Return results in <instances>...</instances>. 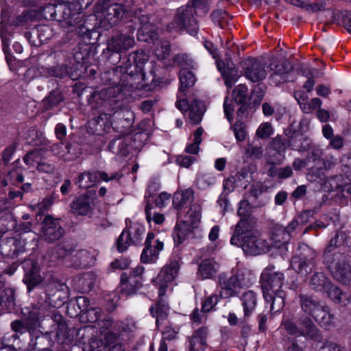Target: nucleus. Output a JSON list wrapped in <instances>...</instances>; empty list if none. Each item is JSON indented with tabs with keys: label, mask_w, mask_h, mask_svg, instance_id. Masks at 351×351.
Wrapping results in <instances>:
<instances>
[{
	"label": "nucleus",
	"mask_w": 351,
	"mask_h": 351,
	"mask_svg": "<svg viewBox=\"0 0 351 351\" xmlns=\"http://www.w3.org/2000/svg\"><path fill=\"white\" fill-rule=\"evenodd\" d=\"M349 237L345 232H337L331 238L324 255L323 263L330 270L333 278L343 285H351V267L346 255L340 252H333L348 242Z\"/></svg>",
	"instance_id": "nucleus-2"
},
{
	"label": "nucleus",
	"mask_w": 351,
	"mask_h": 351,
	"mask_svg": "<svg viewBox=\"0 0 351 351\" xmlns=\"http://www.w3.org/2000/svg\"><path fill=\"white\" fill-rule=\"evenodd\" d=\"M122 176L121 171L108 173L103 171H87L78 175L75 178V184L80 189H87L96 185L99 180L104 182L119 180Z\"/></svg>",
	"instance_id": "nucleus-11"
},
{
	"label": "nucleus",
	"mask_w": 351,
	"mask_h": 351,
	"mask_svg": "<svg viewBox=\"0 0 351 351\" xmlns=\"http://www.w3.org/2000/svg\"><path fill=\"white\" fill-rule=\"evenodd\" d=\"M69 74L68 67L66 64H59L52 66L49 69L50 76L63 78Z\"/></svg>",
	"instance_id": "nucleus-62"
},
{
	"label": "nucleus",
	"mask_w": 351,
	"mask_h": 351,
	"mask_svg": "<svg viewBox=\"0 0 351 351\" xmlns=\"http://www.w3.org/2000/svg\"><path fill=\"white\" fill-rule=\"evenodd\" d=\"M130 142V138L119 137L112 140L108 144V149L117 155L126 156L129 154Z\"/></svg>",
	"instance_id": "nucleus-36"
},
{
	"label": "nucleus",
	"mask_w": 351,
	"mask_h": 351,
	"mask_svg": "<svg viewBox=\"0 0 351 351\" xmlns=\"http://www.w3.org/2000/svg\"><path fill=\"white\" fill-rule=\"evenodd\" d=\"M270 82L276 86L290 80L293 66L287 60H274L270 64Z\"/></svg>",
	"instance_id": "nucleus-18"
},
{
	"label": "nucleus",
	"mask_w": 351,
	"mask_h": 351,
	"mask_svg": "<svg viewBox=\"0 0 351 351\" xmlns=\"http://www.w3.org/2000/svg\"><path fill=\"white\" fill-rule=\"evenodd\" d=\"M125 93L119 86H111L93 92L89 104L93 108L104 107L108 110L120 109L125 104Z\"/></svg>",
	"instance_id": "nucleus-6"
},
{
	"label": "nucleus",
	"mask_w": 351,
	"mask_h": 351,
	"mask_svg": "<svg viewBox=\"0 0 351 351\" xmlns=\"http://www.w3.org/2000/svg\"><path fill=\"white\" fill-rule=\"evenodd\" d=\"M25 276L23 282L27 285L29 291H31L35 286L38 285L42 280L39 274L38 264L34 261H27L23 263Z\"/></svg>",
	"instance_id": "nucleus-25"
},
{
	"label": "nucleus",
	"mask_w": 351,
	"mask_h": 351,
	"mask_svg": "<svg viewBox=\"0 0 351 351\" xmlns=\"http://www.w3.org/2000/svg\"><path fill=\"white\" fill-rule=\"evenodd\" d=\"M63 101V96L60 91L54 90L50 92L49 95L43 100V108L47 110L58 106Z\"/></svg>",
	"instance_id": "nucleus-51"
},
{
	"label": "nucleus",
	"mask_w": 351,
	"mask_h": 351,
	"mask_svg": "<svg viewBox=\"0 0 351 351\" xmlns=\"http://www.w3.org/2000/svg\"><path fill=\"white\" fill-rule=\"evenodd\" d=\"M316 178H315V180ZM318 178L322 181V184L326 191H333L340 189L341 192L343 193L342 195L343 197H347V195L345 194L346 192L342 191L343 186L342 187L341 184L339 183V182L341 180V176H335L330 178H325L324 174L323 173L321 178Z\"/></svg>",
	"instance_id": "nucleus-42"
},
{
	"label": "nucleus",
	"mask_w": 351,
	"mask_h": 351,
	"mask_svg": "<svg viewBox=\"0 0 351 351\" xmlns=\"http://www.w3.org/2000/svg\"><path fill=\"white\" fill-rule=\"evenodd\" d=\"M94 197L89 194L85 193L77 196L71 203V213L77 216H91L95 210Z\"/></svg>",
	"instance_id": "nucleus-21"
},
{
	"label": "nucleus",
	"mask_w": 351,
	"mask_h": 351,
	"mask_svg": "<svg viewBox=\"0 0 351 351\" xmlns=\"http://www.w3.org/2000/svg\"><path fill=\"white\" fill-rule=\"evenodd\" d=\"M254 230V225L252 219L241 218L236 226L234 233L230 239V243L232 245L239 244V240L251 234H255Z\"/></svg>",
	"instance_id": "nucleus-27"
},
{
	"label": "nucleus",
	"mask_w": 351,
	"mask_h": 351,
	"mask_svg": "<svg viewBox=\"0 0 351 351\" xmlns=\"http://www.w3.org/2000/svg\"><path fill=\"white\" fill-rule=\"evenodd\" d=\"M205 110L204 102L194 99L189 108V119L190 121L195 125L200 123Z\"/></svg>",
	"instance_id": "nucleus-40"
},
{
	"label": "nucleus",
	"mask_w": 351,
	"mask_h": 351,
	"mask_svg": "<svg viewBox=\"0 0 351 351\" xmlns=\"http://www.w3.org/2000/svg\"><path fill=\"white\" fill-rule=\"evenodd\" d=\"M219 295L222 298H230L237 296L242 289L246 286L245 273L237 268L232 269L230 275L225 273L218 276Z\"/></svg>",
	"instance_id": "nucleus-8"
},
{
	"label": "nucleus",
	"mask_w": 351,
	"mask_h": 351,
	"mask_svg": "<svg viewBox=\"0 0 351 351\" xmlns=\"http://www.w3.org/2000/svg\"><path fill=\"white\" fill-rule=\"evenodd\" d=\"M40 234L45 241L53 243L63 237L64 230L60 225L59 219H55L48 215L45 217L41 223Z\"/></svg>",
	"instance_id": "nucleus-15"
},
{
	"label": "nucleus",
	"mask_w": 351,
	"mask_h": 351,
	"mask_svg": "<svg viewBox=\"0 0 351 351\" xmlns=\"http://www.w3.org/2000/svg\"><path fill=\"white\" fill-rule=\"evenodd\" d=\"M93 122L98 131L105 132L111 126L114 131L124 134L132 127L134 116L130 111H124L120 108L115 110L112 114H100Z\"/></svg>",
	"instance_id": "nucleus-5"
},
{
	"label": "nucleus",
	"mask_w": 351,
	"mask_h": 351,
	"mask_svg": "<svg viewBox=\"0 0 351 351\" xmlns=\"http://www.w3.org/2000/svg\"><path fill=\"white\" fill-rule=\"evenodd\" d=\"M25 245L21 235L5 237L0 241V252L3 256L14 258L25 251Z\"/></svg>",
	"instance_id": "nucleus-17"
},
{
	"label": "nucleus",
	"mask_w": 351,
	"mask_h": 351,
	"mask_svg": "<svg viewBox=\"0 0 351 351\" xmlns=\"http://www.w3.org/2000/svg\"><path fill=\"white\" fill-rule=\"evenodd\" d=\"M300 304L302 311L306 315L313 317L323 306V303L311 295H299Z\"/></svg>",
	"instance_id": "nucleus-32"
},
{
	"label": "nucleus",
	"mask_w": 351,
	"mask_h": 351,
	"mask_svg": "<svg viewBox=\"0 0 351 351\" xmlns=\"http://www.w3.org/2000/svg\"><path fill=\"white\" fill-rule=\"evenodd\" d=\"M0 306H4L6 310H12L15 306L14 290L6 288L0 291Z\"/></svg>",
	"instance_id": "nucleus-48"
},
{
	"label": "nucleus",
	"mask_w": 351,
	"mask_h": 351,
	"mask_svg": "<svg viewBox=\"0 0 351 351\" xmlns=\"http://www.w3.org/2000/svg\"><path fill=\"white\" fill-rule=\"evenodd\" d=\"M114 331L118 333L121 340H129L134 337L136 330L135 322L132 319H126L124 321H117L113 326Z\"/></svg>",
	"instance_id": "nucleus-28"
},
{
	"label": "nucleus",
	"mask_w": 351,
	"mask_h": 351,
	"mask_svg": "<svg viewBox=\"0 0 351 351\" xmlns=\"http://www.w3.org/2000/svg\"><path fill=\"white\" fill-rule=\"evenodd\" d=\"M203 134V129L198 128L193 133L194 138L192 143L189 144L186 147V152L191 154H197L199 150V145L202 142V135Z\"/></svg>",
	"instance_id": "nucleus-52"
},
{
	"label": "nucleus",
	"mask_w": 351,
	"mask_h": 351,
	"mask_svg": "<svg viewBox=\"0 0 351 351\" xmlns=\"http://www.w3.org/2000/svg\"><path fill=\"white\" fill-rule=\"evenodd\" d=\"M241 301L245 319L252 315L257 306V295L253 291H245L242 294Z\"/></svg>",
	"instance_id": "nucleus-33"
},
{
	"label": "nucleus",
	"mask_w": 351,
	"mask_h": 351,
	"mask_svg": "<svg viewBox=\"0 0 351 351\" xmlns=\"http://www.w3.org/2000/svg\"><path fill=\"white\" fill-rule=\"evenodd\" d=\"M193 200V191L191 189L176 193L173 199V204L176 208L180 209Z\"/></svg>",
	"instance_id": "nucleus-45"
},
{
	"label": "nucleus",
	"mask_w": 351,
	"mask_h": 351,
	"mask_svg": "<svg viewBox=\"0 0 351 351\" xmlns=\"http://www.w3.org/2000/svg\"><path fill=\"white\" fill-rule=\"evenodd\" d=\"M300 222L298 219H293L285 228L278 226L274 232V240L276 242L286 243L290 239V234L298 226Z\"/></svg>",
	"instance_id": "nucleus-37"
},
{
	"label": "nucleus",
	"mask_w": 351,
	"mask_h": 351,
	"mask_svg": "<svg viewBox=\"0 0 351 351\" xmlns=\"http://www.w3.org/2000/svg\"><path fill=\"white\" fill-rule=\"evenodd\" d=\"M210 17L213 21L215 23H217L218 25L221 28L223 27V24H226L229 19V15L228 12L226 10L221 9L214 10L211 13Z\"/></svg>",
	"instance_id": "nucleus-56"
},
{
	"label": "nucleus",
	"mask_w": 351,
	"mask_h": 351,
	"mask_svg": "<svg viewBox=\"0 0 351 351\" xmlns=\"http://www.w3.org/2000/svg\"><path fill=\"white\" fill-rule=\"evenodd\" d=\"M138 20L141 25V28L138 30L137 33L138 40L147 41L149 39H154L156 36V28L149 22V16L146 14H143L138 16Z\"/></svg>",
	"instance_id": "nucleus-29"
},
{
	"label": "nucleus",
	"mask_w": 351,
	"mask_h": 351,
	"mask_svg": "<svg viewBox=\"0 0 351 351\" xmlns=\"http://www.w3.org/2000/svg\"><path fill=\"white\" fill-rule=\"evenodd\" d=\"M282 324L287 333L291 335L297 337H304L306 339L317 343L322 342L324 340L322 331L309 317H302L296 321L287 319L285 320Z\"/></svg>",
	"instance_id": "nucleus-7"
},
{
	"label": "nucleus",
	"mask_w": 351,
	"mask_h": 351,
	"mask_svg": "<svg viewBox=\"0 0 351 351\" xmlns=\"http://www.w3.org/2000/svg\"><path fill=\"white\" fill-rule=\"evenodd\" d=\"M191 230L187 221H182L177 223L173 232L174 243L176 245L182 243Z\"/></svg>",
	"instance_id": "nucleus-44"
},
{
	"label": "nucleus",
	"mask_w": 351,
	"mask_h": 351,
	"mask_svg": "<svg viewBox=\"0 0 351 351\" xmlns=\"http://www.w3.org/2000/svg\"><path fill=\"white\" fill-rule=\"evenodd\" d=\"M208 329L202 327L194 331L189 338V351H204L207 348Z\"/></svg>",
	"instance_id": "nucleus-31"
},
{
	"label": "nucleus",
	"mask_w": 351,
	"mask_h": 351,
	"mask_svg": "<svg viewBox=\"0 0 351 351\" xmlns=\"http://www.w3.org/2000/svg\"><path fill=\"white\" fill-rule=\"evenodd\" d=\"M293 166L295 170H300L303 167H307L308 169V174L315 178H321L323 175V168L310 165L308 162H307L306 158L305 160L296 158L293 161Z\"/></svg>",
	"instance_id": "nucleus-46"
},
{
	"label": "nucleus",
	"mask_w": 351,
	"mask_h": 351,
	"mask_svg": "<svg viewBox=\"0 0 351 351\" xmlns=\"http://www.w3.org/2000/svg\"><path fill=\"white\" fill-rule=\"evenodd\" d=\"M58 5L48 3L40 8L43 16L60 23L68 32L82 34L88 30L83 21L80 0H55Z\"/></svg>",
	"instance_id": "nucleus-1"
},
{
	"label": "nucleus",
	"mask_w": 351,
	"mask_h": 351,
	"mask_svg": "<svg viewBox=\"0 0 351 351\" xmlns=\"http://www.w3.org/2000/svg\"><path fill=\"white\" fill-rule=\"evenodd\" d=\"M145 232V228L137 223H132L125 228L119 237L117 248L119 252L125 251L130 245H137L141 242Z\"/></svg>",
	"instance_id": "nucleus-13"
},
{
	"label": "nucleus",
	"mask_w": 351,
	"mask_h": 351,
	"mask_svg": "<svg viewBox=\"0 0 351 351\" xmlns=\"http://www.w3.org/2000/svg\"><path fill=\"white\" fill-rule=\"evenodd\" d=\"M310 165L315 167H322V160L320 157V150L318 148H313L306 158Z\"/></svg>",
	"instance_id": "nucleus-63"
},
{
	"label": "nucleus",
	"mask_w": 351,
	"mask_h": 351,
	"mask_svg": "<svg viewBox=\"0 0 351 351\" xmlns=\"http://www.w3.org/2000/svg\"><path fill=\"white\" fill-rule=\"evenodd\" d=\"M134 44V38L130 35L122 33L113 35L108 41L107 49L111 52L108 57L110 62L112 64L118 63L121 58V53L133 47Z\"/></svg>",
	"instance_id": "nucleus-12"
},
{
	"label": "nucleus",
	"mask_w": 351,
	"mask_h": 351,
	"mask_svg": "<svg viewBox=\"0 0 351 351\" xmlns=\"http://www.w3.org/2000/svg\"><path fill=\"white\" fill-rule=\"evenodd\" d=\"M219 269L218 264L213 259H204L199 265L197 275L202 279L213 278Z\"/></svg>",
	"instance_id": "nucleus-35"
},
{
	"label": "nucleus",
	"mask_w": 351,
	"mask_h": 351,
	"mask_svg": "<svg viewBox=\"0 0 351 351\" xmlns=\"http://www.w3.org/2000/svg\"><path fill=\"white\" fill-rule=\"evenodd\" d=\"M23 181V169L22 167H14L5 174L0 173V184L3 186H7L10 184L17 186Z\"/></svg>",
	"instance_id": "nucleus-30"
},
{
	"label": "nucleus",
	"mask_w": 351,
	"mask_h": 351,
	"mask_svg": "<svg viewBox=\"0 0 351 351\" xmlns=\"http://www.w3.org/2000/svg\"><path fill=\"white\" fill-rule=\"evenodd\" d=\"M247 87L244 84L238 85L233 90V97L238 104H245L247 99Z\"/></svg>",
	"instance_id": "nucleus-55"
},
{
	"label": "nucleus",
	"mask_w": 351,
	"mask_h": 351,
	"mask_svg": "<svg viewBox=\"0 0 351 351\" xmlns=\"http://www.w3.org/2000/svg\"><path fill=\"white\" fill-rule=\"evenodd\" d=\"M53 322L57 324L56 336L59 341L64 343L65 341H70L72 335L70 334L71 330L68 328L66 322L60 314L55 313L53 315Z\"/></svg>",
	"instance_id": "nucleus-39"
},
{
	"label": "nucleus",
	"mask_w": 351,
	"mask_h": 351,
	"mask_svg": "<svg viewBox=\"0 0 351 351\" xmlns=\"http://www.w3.org/2000/svg\"><path fill=\"white\" fill-rule=\"evenodd\" d=\"M191 5L194 12L197 15H205L209 10L208 7V0H191Z\"/></svg>",
	"instance_id": "nucleus-58"
},
{
	"label": "nucleus",
	"mask_w": 351,
	"mask_h": 351,
	"mask_svg": "<svg viewBox=\"0 0 351 351\" xmlns=\"http://www.w3.org/2000/svg\"><path fill=\"white\" fill-rule=\"evenodd\" d=\"M240 75L239 71L237 69L232 68L229 69L225 76V84L228 88H232V86L239 80Z\"/></svg>",
	"instance_id": "nucleus-64"
},
{
	"label": "nucleus",
	"mask_w": 351,
	"mask_h": 351,
	"mask_svg": "<svg viewBox=\"0 0 351 351\" xmlns=\"http://www.w3.org/2000/svg\"><path fill=\"white\" fill-rule=\"evenodd\" d=\"M163 243L159 240L156 241L155 245L145 247L143 249L141 260L143 263H155L160 251L163 250Z\"/></svg>",
	"instance_id": "nucleus-34"
},
{
	"label": "nucleus",
	"mask_w": 351,
	"mask_h": 351,
	"mask_svg": "<svg viewBox=\"0 0 351 351\" xmlns=\"http://www.w3.org/2000/svg\"><path fill=\"white\" fill-rule=\"evenodd\" d=\"M330 282L322 272H317L313 275L311 279L310 285L312 289L316 291H325Z\"/></svg>",
	"instance_id": "nucleus-50"
},
{
	"label": "nucleus",
	"mask_w": 351,
	"mask_h": 351,
	"mask_svg": "<svg viewBox=\"0 0 351 351\" xmlns=\"http://www.w3.org/2000/svg\"><path fill=\"white\" fill-rule=\"evenodd\" d=\"M148 62V56L143 51H136L131 53L123 62L124 72L129 75L132 80L134 76L138 75V72L143 71L145 68V64Z\"/></svg>",
	"instance_id": "nucleus-20"
},
{
	"label": "nucleus",
	"mask_w": 351,
	"mask_h": 351,
	"mask_svg": "<svg viewBox=\"0 0 351 351\" xmlns=\"http://www.w3.org/2000/svg\"><path fill=\"white\" fill-rule=\"evenodd\" d=\"M66 256V250L60 246H57L47 252L46 258L49 266H55L59 264Z\"/></svg>",
	"instance_id": "nucleus-47"
},
{
	"label": "nucleus",
	"mask_w": 351,
	"mask_h": 351,
	"mask_svg": "<svg viewBox=\"0 0 351 351\" xmlns=\"http://www.w3.org/2000/svg\"><path fill=\"white\" fill-rule=\"evenodd\" d=\"M196 81L193 73L186 69H182L180 71V86L179 90L184 93L186 88L194 85Z\"/></svg>",
	"instance_id": "nucleus-49"
},
{
	"label": "nucleus",
	"mask_w": 351,
	"mask_h": 351,
	"mask_svg": "<svg viewBox=\"0 0 351 351\" xmlns=\"http://www.w3.org/2000/svg\"><path fill=\"white\" fill-rule=\"evenodd\" d=\"M242 67L245 77L252 82H260L267 75L265 66L255 59H248L244 61Z\"/></svg>",
	"instance_id": "nucleus-22"
},
{
	"label": "nucleus",
	"mask_w": 351,
	"mask_h": 351,
	"mask_svg": "<svg viewBox=\"0 0 351 351\" xmlns=\"http://www.w3.org/2000/svg\"><path fill=\"white\" fill-rule=\"evenodd\" d=\"M325 291L328 293L329 298H330L335 303L342 304L347 305L351 302V298L343 293V291L337 286L329 284Z\"/></svg>",
	"instance_id": "nucleus-41"
},
{
	"label": "nucleus",
	"mask_w": 351,
	"mask_h": 351,
	"mask_svg": "<svg viewBox=\"0 0 351 351\" xmlns=\"http://www.w3.org/2000/svg\"><path fill=\"white\" fill-rule=\"evenodd\" d=\"M12 330L17 334L23 335L26 332H31L33 329L25 320H14L11 323Z\"/></svg>",
	"instance_id": "nucleus-59"
},
{
	"label": "nucleus",
	"mask_w": 351,
	"mask_h": 351,
	"mask_svg": "<svg viewBox=\"0 0 351 351\" xmlns=\"http://www.w3.org/2000/svg\"><path fill=\"white\" fill-rule=\"evenodd\" d=\"M239 244H234L241 247L246 254L257 256L265 253L269 250V243L265 240L256 234H251L238 241Z\"/></svg>",
	"instance_id": "nucleus-16"
},
{
	"label": "nucleus",
	"mask_w": 351,
	"mask_h": 351,
	"mask_svg": "<svg viewBox=\"0 0 351 351\" xmlns=\"http://www.w3.org/2000/svg\"><path fill=\"white\" fill-rule=\"evenodd\" d=\"M232 130L234 132L236 139L238 141H243L245 138L246 131H245V125L243 122L241 121H237L236 123L231 127Z\"/></svg>",
	"instance_id": "nucleus-60"
},
{
	"label": "nucleus",
	"mask_w": 351,
	"mask_h": 351,
	"mask_svg": "<svg viewBox=\"0 0 351 351\" xmlns=\"http://www.w3.org/2000/svg\"><path fill=\"white\" fill-rule=\"evenodd\" d=\"M51 151L53 155L65 161H71L77 158L80 154V151L73 144L66 143H55L51 147Z\"/></svg>",
	"instance_id": "nucleus-26"
},
{
	"label": "nucleus",
	"mask_w": 351,
	"mask_h": 351,
	"mask_svg": "<svg viewBox=\"0 0 351 351\" xmlns=\"http://www.w3.org/2000/svg\"><path fill=\"white\" fill-rule=\"evenodd\" d=\"M193 8L189 5L182 6L178 9L173 20L167 27L170 31H186L189 34L195 36L199 29L198 23L194 17Z\"/></svg>",
	"instance_id": "nucleus-10"
},
{
	"label": "nucleus",
	"mask_w": 351,
	"mask_h": 351,
	"mask_svg": "<svg viewBox=\"0 0 351 351\" xmlns=\"http://www.w3.org/2000/svg\"><path fill=\"white\" fill-rule=\"evenodd\" d=\"M287 135L289 137V146L292 149L300 152L311 149V141L300 131L292 130V125L288 129Z\"/></svg>",
	"instance_id": "nucleus-23"
},
{
	"label": "nucleus",
	"mask_w": 351,
	"mask_h": 351,
	"mask_svg": "<svg viewBox=\"0 0 351 351\" xmlns=\"http://www.w3.org/2000/svg\"><path fill=\"white\" fill-rule=\"evenodd\" d=\"M120 339L118 337V333L114 331H108L104 334L103 343L106 349L112 347L114 345L119 344L121 342L118 341Z\"/></svg>",
	"instance_id": "nucleus-61"
},
{
	"label": "nucleus",
	"mask_w": 351,
	"mask_h": 351,
	"mask_svg": "<svg viewBox=\"0 0 351 351\" xmlns=\"http://www.w3.org/2000/svg\"><path fill=\"white\" fill-rule=\"evenodd\" d=\"M154 208L152 204L147 202L145 212L146 215V219L149 223L152 220L156 224H161L165 221V217L162 214L158 213H152V210Z\"/></svg>",
	"instance_id": "nucleus-54"
},
{
	"label": "nucleus",
	"mask_w": 351,
	"mask_h": 351,
	"mask_svg": "<svg viewBox=\"0 0 351 351\" xmlns=\"http://www.w3.org/2000/svg\"><path fill=\"white\" fill-rule=\"evenodd\" d=\"M157 66L154 61L149 62L146 67L138 75L141 77L143 88L146 90H152L157 87L160 82V77L156 75Z\"/></svg>",
	"instance_id": "nucleus-24"
},
{
	"label": "nucleus",
	"mask_w": 351,
	"mask_h": 351,
	"mask_svg": "<svg viewBox=\"0 0 351 351\" xmlns=\"http://www.w3.org/2000/svg\"><path fill=\"white\" fill-rule=\"evenodd\" d=\"M179 269V263L176 260L171 261L167 264L158 274L154 282L158 285V300L156 304L151 306L149 311L154 317H156V324L165 320L167 317L169 305L163 298L165 295L167 284L171 282L176 277Z\"/></svg>",
	"instance_id": "nucleus-4"
},
{
	"label": "nucleus",
	"mask_w": 351,
	"mask_h": 351,
	"mask_svg": "<svg viewBox=\"0 0 351 351\" xmlns=\"http://www.w3.org/2000/svg\"><path fill=\"white\" fill-rule=\"evenodd\" d=\"M62 287L57 283L51 282L47 285L46 289L47 300L50 305L56 306L62 302V291L57 287Z\"/></svg>",
	"instance_id": "nucleus-43"
},
{
	"label": "nucleus",
	"mask_w": 351,
	"mask_h": 351,
	"mask_svg": "<svg viewBox=\"0 0 351 351\" xmlns=\"http://www.w3.org/2000/svg\"><path fill=\"white\" fill-rule=\"evenodd\" d=\"M129 8V5H123L121 3L102 0L97 4L96 12L100 14L101 24L108 29L117 25Z\"/></svg>",
	"instance_id": "nucleus-9"
},
{
	"label": "nucleus",
	"mask_w": 351,
	"mask_h": 351,
	"mask_svg": "<svg viewBox=\"0 0 351 351\" xmlns=\"http://www.w3.org/2000/svg\"><path fill=\"white\" fill-rule=\"evenodd\" d=\"M313 318L322 327H324L327 330H329L335 326L334 316L330 313L329 308L325 304H323L322 308H320Z\"/></svg>",
	"instance_id": "nucleus-38"
},
{
	"label": "nucleus",
	"mask_w": 351,
	"mask_h": 351,
	"mask_svg": "<svg viewBox=\"0 0 351 351\" xmlns=\"http://www.w3.org/2000/svg\"><path fill=\"white\" fill-rule=\"evenodd\" d=\"M189 220L188 221L190 228H194L200 221L201 208L199 205L193 204L188 212Z\"/></svg>",
	"instance_id": "nucleus-53"
},
{
	"label": "nucleus",
	"mask_w": 351,
	"mask_h": 351,
	"mask_svg": "<svg viewBox=\"0 0 351 351\" xmlns=\"http://www.w3.org/2000/svg\"><path fill=\"white\" fill-rule=\"evenodd\" d=\"M123 65L113 68L111 70L104 71L101 74V80L103 83L111 86H119L123 89L128 85L132 86L130 77L124 72Z\"/></svg>",
	"instance_id": "nucleus-19"
},
{
	"label": "nucleus",
	"mask_w": 351,
	"mask_h": 351,
	"mask_svg": "<svg viewBox=\"0 0 351 351\" xmlns=\"http://www.w3.org/2000/svg\"><path fill=\"white\" fill-rule=\"evenodd\" d=\"M299 253L291 260V267L298 273L306 275L314 267L315 252L306 245L300 247Z\"/></svg>",
	"instance_id": "nucleus-14"
},
{
	"label": "nucleus",
	"mask_w": 351,
	"mask_h": 351,
	"mask_svg": "<svg viewBox=\"0 0 351 351\" xmlns=\"http://www.w3.org/2000/svg\"><path fill=\"white\" fill-rule=\"evenodd\" d=\"M260 282L263 298L269 304L270 312H280L284 308L286 298V293L282 289L285 283L284 274L270 265L263 271Z\"/></svg>",
	"instance_id": "nucleus-3"
},
{
	"label": "nucleus",
	"mask_w": 351,
	"mask_h": 351,
	"mask_svg": "<svg viewBox=\"0 0 351 351\" xmlns=\"http://www.w3.org/2000/svg\"><path fill=\"white\" fill-rule=\"evenodd\" d=\"M76 260V266L86 267L89 264L90 259V253L86 250H79L73 255Z\"/></svg>",
	"instance_id": "nucleus-57"
}]
</instances>
